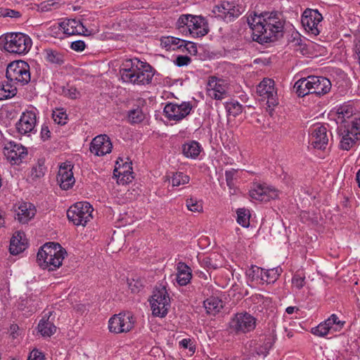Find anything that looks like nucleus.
Segmentation results:
<instances>
[{"mask_svg":"<svg viewBox=\"0 0 360 360\" xmlns=\"http://www.w3.org/2000/svg\"><path fill=\"white\" fill-rule=\"evenodd\" d=\"M131 163L125 162L122 167L115 168L114 169V176L117 177V182L120 184H125L131 181L134 179L132 176V169L130 166Z\"/></svg>","mask_w":360,"mask_h":360,"instance_id":"nucleus-29","label":"nucleus"},{"mask_svg":"<svg viewBox=\"0 0 360 360\" xmlns=\"http://www.w3.org/2000/svg\"><path fill=\"white\" fill-rule=\"evenodd\" d=\"M35 214V209L30 202H22L16 210V217L22 224L27 223Z\"/></svg>","mask_w":360,"mask_h":360,"instance_id":"nucleus-27","label":"nucleus"},{"mask_svg":"<svg viewBox=\"0 0 360 360\" xmlns=\"http://www.w3.org/2000/svg\"><path fill=\"white\" fill-rule=\"evenodd\" d=\"M357 50L359 51V52L360 53V47H357Z\"/></svg>","mask_w":360,"mask_h":360,"instance_id":"nucleus-64","label":"nucleus"},{"mask_svg":"<svg viewBox=\"0 0 360 360\" xmlns=\"http://www.w3.org/2000/svg\"><path fill=\"white\" fill-rule=\"evenodd\" d=\"M278 191L265 184H254L250 191V196L256 200L269 201L278 197Z\"/></svg>","mask_w":360,"mask_h":360,"instance_id":"nucleus-17","label":"nucleus"},{"mask_svg":"<svg viewBox=\"0 0 360 360\" xmlns=\"http://www.w3.org/2000/svg\"><path fill=\"white\" fill-rule=\"evenodd\" d=\"M191 62L190 57L187 56H179L174 60V64L178 67L188 65Z\"/></svg>","mask_w":360,"mask_h":360,"instance_id":"nucleus-55","label":"nucleus"},{"mask_svg":"<svg viewBox=\"0 0 360 360\" xmlns=\"http://www.w3.org/2000/svg\"><path fill=\"white\" fill-rule=\"evenodd\" d=\"M45 58L48 62L53 64L62 65L64 63L63 54L51 49L45 50Z\"/></svg>","mask_w":360,"mask_h":360,"instance_id":"nucleus-35","label":"nucleus"},{"mask_svg":"<svg viewBox=\"0 0 360 360\" xmlns=\"http://www.w3.org/2000/svg\"><path fill=\"white\" fill-rule=\"evenodd\" d=\"M49 34L55 38L63 39L64 35H65L63 33V29L60 27V22L51 25L49 28Z\"/></svg>","mask_w":360,"mask_h":360,"instance_id":"nucleus-49","label":"nucleus"},{"mask_svg":"<svg viewBox=\"0 0 360 360\" xmlns=\"http://www.w3.org/2000/svg\"><path fill=\"white\" fill-rule=\"evenodd\" d=\"M60 27L63 29V33L66 36L84 34L87 29L83 24L75 19H66L60 22Z\"/></svg>","mask_w":360,"mask_h":360,"instance_id":"nucleus-25","label":"nucleus"},{"mask_svg":"<svg viewBox=\"0 0 360 360\" xmlns=\"http://www.w3.org/2000/svg\"><path fill=\"white\" fill-rule=\"evenodd\" d=\"M350 125L338 127V132L340 137V148L344 150L352 149L360 139V117H356Z\"/></svg>","mask_w":360,"mask_h":360,"instance_id":"nucleus-6","label":"nucleus"},{"mask_svg":"<svg viewBox=\"0 0 360 360\" xmlns=\"http://www.w3.org/2000/svg\"><path fill=\"white\" fill-rule=\"evenodd\" d=\"M184 40L174 37L169 36L161 39V44L167 50H175L183 47Z\"/></svg>","mask_w":360,"mask_h":360,"instance_id":"nucleus-33","label":"nucleus"},{"mask_svg":"<svg viewBox=\"0 0 360 360\" xmlns=\"http://www.w3.org/2000/svg\"><path fill=\"white\" fill-rule=\"evenodd\" d=\"M112 148V144L110 138L106 134H101L91 142L90 151L97 156H103L110 153Z\"/></svg>","mask_w":360,"mask_h":360,"instance_id":"nucleus-18","label":"nucleus"},{"mask_svg":"<svg viewBox=\"0 0 360 360\" xmlns=\"http://www.w3.org/2000/svg\"><path fill=\"white\" fill-rule=\"evenodd\" d=\"M4 49L6 51L18 55H25L32 47L31 38L22 32L6 33Z\"/></svg>","mask_w":360,"mask_h":360,"instance_id":"nucleus-5","label":"nucleus"},{"mask_svg":"<svg viewBox=\"0 0 360 360\" xmlns=\"http://www.w3.org/2000/svg\"><path fill=\"white\" fill-rule=\"evenodd\" d=\"M66 255V250L59 243H47L39 250L37 262L43 269L55 271L62 265Z\"/></svg>","mask_w":360,"mask_h":360,"instance_id":"nucleus-3","label":"nucleus"},{"mask_svg":"<svg viewBox=\"0 0 360 360\" xmlns=\"http://www.w3.org/2000/svg\"><path fill=\"white\" fill-rule=\"evenodd\" d=\"M282 272V269L280 267L273 268L270 269H263V274L262 281L267 283H274L279 277Z\"/></svg>","mask_w":360,"mask_h":360,"instance_id":"nucleus-34","label":"nucleus"},{"mask_svg":"<svg viewBox=\"0 0 360 360\" xmlns=\"http://www.w3.org/2000/svg\"><path fill=\"white\" fill-rule=\"evenodd\" d=\"M272 341L270 338H265L262 344L255 348V353L258 356H266L272 347Z\"/></svg>","mask_w":360,"mask_h":360,"instance_id":"nucleus-40","label":"nucleus"},{"mask_svg":"<svg viewBox=\"0 0 360 360\" xmlns=\"http://www.w3.org/2000/svg\"><path fill=\"white\" fill-rule=\"evenodd\" d=\"M207 94L215 100H222L227 96L226 87L221 79L210 77L207 84Z\"/></svg>","mask_w":360,"mask_h":360,"instance_id":"nucleus-21","label":"nucleus"},{"mask_svg":"<svg viewBox=\"0 0 360 360\" xmlns=\"http://www.w3.org/2000/svg\"><path fill=\"white\" fill-rule=\"evenodd\" d=\"M263 269L257 266H252L248 271L247 274L252 281H262V274H264Z\"/></svg>","mask_w":360,"mask_h":360,"instance_id":"nucleus-47","label":"nucleus"},{"mask_svg":"<svg viewBox=\"0 0 360 360\" xmlns=\"http://www.w3.org/2000/svg\"><path fill=\"white\" fill-rule=\"evenodd\" d=\"M356 179L358 182L359 186L360 187V169L356 173Z\"/></svg>","mask_w":360,"mask_h":360,"instance_id":"nucleus-63","label":"nucleus"},{"mask_svg":"<svg viewBox=\"0 0 360 360\" xmlns=\"http://www.w3.org/2000/svg\"><path fill=\"white\" fill-rule=\"evenodd\" d=\"M304 276H302L298 273H296L292 278V284L297 289L300 290L304 285Z\"/></svg>","mask_w":360,"mask_h":360,"instance_id":"nucleus-53","label":"nucleus"},{"mask_svg":"<svg viewBox=\"0 0 360 360\" xmlns=\"http://www.w3.org/2000/svg\"><path fill=\"white\" fill-rule=\"evenodd\" d=\"M52 117L54 122L60 125L65 124L68 120V115L63 108L54 110L52 114Z\"/></svg>","mask_w":360,"mask_h":360,"instance_id":"nucleus-44","label":"nucleus"},{"mask_svg":"<svg viewBox=\"0 0 360 360\" xmlns=\"http://www.w3.org/2000/svg\"><path fill=\"white\" fill-rule=\"evenodd\" d=\"M41 138L45 141L51 138V131L46 125H42L41 129Z\"/></svg>","mask_w":360,"mask_h":360,"instance_id":"nucleus-58","label":"nucleus"},{"mask_svg":"<svg viewBox=\"0 0 360 360\" xmlns=\"http://www.w3.org/2000/svg\"><path fill=\"white\" fill-rule=\"evenodd\" d=\"M17 89L11 84L0 82V101L12 98L16 94Z\"/></svg>","mask_w":360,"mask_h":360,"instance_id":"nucleus-36","label":"nucleus"},{"mask_svg":"<svg viewBox=\"0 0 360 360\" xmlns=\"http://www.w3.org/2000/svg\"><path fill=\"white\" fill-rule=\"evenodd\" d=\"M191 16L192 15L190 14L181 15L176 22L177 28L181 32H188L189 25L192 22Z\"/></svg>","mask_w":360,"mask_h":360,"instance_id":"nucleus-42","label":"nucleus"},{"mask_svg":"<svg viewBox=\"0 0 360 360\" xmlns=\"http://www.w3.org/2000/svg\"><path fill=\"white\" fill-rule=\"evenodd\" d=\"M310 142L314 148L324 150L328 142L326 128L323 125L314 126L311 131Z\"/></svg>","mask_w":360,"mask_h":360,"instance_id":"nucleus-23","label":"nucleus"},{"mask_svg":"<svg viewBox=\"0 0 360 360\" xmlns=\"http://www.w3.org/2000/svg\"><path fill=\"white\" fill-rule=\"evenodd\" d=\"M355 109L352 104L344 103L337 109V123L338 127H344L346 124L350 125L354 118L360 117V113H355Z\"/></svg>","mask_w":360,"mask_h":360,"instance_id":"nucleus-20","label":"nucleus"},{"mask_svg":"<svg viewBox=\"0 0 360 360\" xmlns=\"http://www.w3.org/2000/svg\"><path fill=\"white\" fill-rule=\"evenodd\" d=\"M322 20V15L317 9L312 8H306L301 18V22L305 31L314 36L320 34V22Z\"/></svg>","mask_w":360,"mask_h":360,"instance_id":"nucleus-11","label":"nucleus"},{"mask_svg":"<svg viewBox=\"0 0 360 360\" xmlns=\"http://www.w3.org/2000/svg\"><path fill=\"white\" fill-rule=\"evenodd\" d=\"M65 94L71 98H75L77 97V92L76 89H68V92H65Z\"/></svg>","mask_w":360,"mask_h":360,"instance_id":"nucleus-60","label":"nucleus"},{"mask_svg":"<svg viewBox=\"0 0 360 360\" xmlns=\"http://www.w3.org/2000/svg\"><path fill=\"white\" fill-rule=\"evenodd\" d=\"M120 73L123 82L134 85L149 84L154 76L152 66L137 58L124 60Z\"/></svg>","mask_w":360,"mask_h":360,"instance_id":"nucleus-2","label":"nucleus"},{"mask_svg":"<svg viewBox=\"0 0 360 360\" xmlns=\"http://www.w3.org/2000/svg\"><path fill=\"white\" fill-rule=\"evenodd\" d=\"M93 207L87 202H78L72 205L67 211L68 219L76 226H85L92 218Z\"/></svg>","mask_w":360,"mask_h":360,"instance_id":"nucleus-9","label":"nucleus"},{"mask_svg":"<svg viewBox=\"0 0 360 360\" xmlns=\"http://www.w3.org/2000/svg\"><path fill=\"white\" fill-rule=\"evenodd\" d=\"M134 326L133 317L129 314H119L112 316L108 321L111 333H122L129 331Z\"/></svg>","mask_w":360,"mask_h":360,"instance_id":"nucleus-16","label":"nucleus"},{"mask_svg":"<svg viewBox=\"0 0 360 360\" xmlns=\"http://www.w3.org/2000/svg\"><path fill=\"white\" fill-rule=\"evenodd\" d=\"M4 153L11 164H18L27 155V149L20 144L9 142L4 147Z\"/></svg>","mask_w":360,"mask_h":360,"instance_id":"nucleus-19","label":"nucleus"},{"mask_svg":"<svg viewBox=\"0 0 360 360\" xmlns=\"http://www.w3.org/2000/svg\"><path fill=\"white\" fill-rule=\"evenodd\" d=\"M27 360H44V355L38 349H34L31 352Z\"/></svg>","mask_w":360,"mask_h":360,"instance_id":"nucleus-57","label":"nucleus"},{"mask_svg":"<svg viewBox=\"0 0 360 360\" xmlns=\"http://www.w3.org/2000/svg\"><path fill=\"white\" fill-rule=\"evenodd\" d=\"M37 109L32 108L22 113L20 120L15 124L18 133L27 135L37 131L35 129L37 125Z\"/></svg>","mask_w":360,"mask_h":360,"instance_id":"nucleus-15","label":"nucleus"},{"mask_svg":"<svg viewBox=\"0 0 360 360\" xmlns=\"http://www.w3.org/2000/svg\"><path fill=\"white\" fill-rule=\"evenodd\" d=\"M144 114L139 107L131 110L128 112V119L131 123H140L144 120Z\"/></svg>","mask_w":360,"mask_h":360,"instance_id":"nucleus-43","label":"nucleus"},{"mask_svg":"<svg viewBox=\"0 0 360 360\" xmlns=\"http://www.w3.org/2000/svg\"><path fill=\"white\" fill-rule=\"evenodd\" d=\"M153 314L155 316L165 317L170 307V299L165 286L160 285L153 290L150 299Z\"/></svg>","mask_w":360,"mask_h":360,"instance_id":"nucleus-8","label":"nucleus"},{"mask_svg":"<svg viewBox=\"0 0 360 360\" xmlns=\"http://www.w3.org/2000/svg\"><path fill=\"white\" fill-rule=\"evenodd\" d=\"M5 224V212L0 210V228L3 227Z\"/></svg>","mask_w":360,"mask_h":360,"instance_id":"nucleus-61","label":"nucleus"},{"mask_svg":"<svg viewBox=\"0 0 360 360\" xmlns=\"http://www.w3.org/2000/svg\"><path fill=\"white\" fill-rule=\"evenodd\" d=\"M311 333L316 336L324 337L328 333H333V331L326 320L319 323L316 327L312 328Z\"/></svg>","mask_w":360,"mask_h":360,"instance_id":"nucleus-38","label":"nucleus"},{"mask_svg":"<svg viewBox=\"0 0 360 360\" xmlns=\"http://www.w3.org/2000/svg\"><path fill=\"white\" fill-rule=\"evenodd\" d=\"M200 264L202 267L207 269H216L219 268V264L214 260L212 257H204L200 259Z\"/></svg>","mask_w":360,"mask_h":360,"instance_id":"nucleus-48","label":"nucleus"},{"mask_svg":"<svg viewBox=\"0 0 360 360\" xmlns=\"http://www.w3.org/2000/svg\"><path fill=\"white\" fill-rule=\"evenodd\" d=\"M187 208L191 212H201L202 210V204L196 199L189 198L186 201Z\"/></svg>","mask_w":360,"mask_h":360,"instance_id":"nucleus-50","label":"nucleus"},{"mask_svg":"<svg viewBox=\"0 0 360 360\" xmlns=\"http://www.w3.org/2000/svg\"><path fill=\"white\" fill-rule=\"evenodd\" d=\"M179 345L184 349L188 348L190 351L194 352V349L192 346V342L190 339H183L179 342Z\"/></svg>","mask_w":360,"mask_h":360,"instance_id":"nucleus-59","label":"nucleus"},{"mask_svg":"<svg viewBox=\"0 0 360 360\" xmlns=\"http://www.w3.org/2000/svg\"><path fill=\"white\" fill-rule=\"evenodd\" d=\"M172 184L173 186H179L180 185H184L189 182L190 177L184 174L183 172L172 173Z\"/></svg>","mask_w":360,"mask_h":360,"instance_id":"nucleus-41","label":"nucleus"},{"mask_svg":"<svg viewBox=\"0 0 360 360\" xmlns=\"http://www.w3.org/2000/svg\"><path fill=\"white\" fill-rule=\"evenodd\" d=\"M257 326V319L248 312L237 313L231 319V328L237 333L252 331Z\"/></svg>","mask_w":360,"mask_h":360,"instance_id":"nucleus-13","label":"nucleus"},{"mask_svg":"<svg viewBox=\"0 0 360 360\" xmlns=\"http://www.w3.org/2000/svg\"><path fill=\"white\" fill-rule=\"evenodd\" d=\"M191 19L192 22L189 25L188 32L193 37H200L208 33L207 23L204 18L192 15Z\"/></svg>","mask_w":360,"mask_h":360,"instance_id":"nucleus-24","label":"nucleus"},{"mask_svg":"<svg viewBox=\"0 0 360 360\" xmlns=\"http://www.w3.org/2000/svg\"><path fill=\"white\" fill-rule=\"evenodd\" d=\"M72 166L70 162H64L60 166L57 181L63 190H68L75 184V178L72 171Z\"/></svg>","mask_w":360,"mask_h":360,"instance_id":"nucleus-22","label":"nucleus"},{"mask_svg":"<svg viewBox=\"0 0 360 360\" xmlns=\"http://www.w3.org/2000/svg\"><path fill=\"white\" fill-rule=\"evenodd\" d=\"M253 40L259 44L275 41L283 37L285 21L281 13L263 12L248 18Z\"/></svg>","mask_w":360,"mask_h":360,"instance_id":"nucleus-1","label":"nucleus"},{"mask_svg":"<svg viewBox=\"0 0 360 360\" xmlns=\"http://www.w3.org/2000/svg\"><path fill=\"white\" fill-rule=\"evenodd\" d=\"M236 174L237 170L234 169L226 170L225 172L226 184L230 189H233L235 187L234 180L236 179Z\"/></svg>","mask_w":360,"mask_h":360,"instance_id":"nucleus-51","label":"nucleus"},{"mask_svg":"<svg viewBox=\"0 0 360 360\" xmlns=\"http://www.w3.org/2000/svg\"><path fill=\"white\" fill-rule=\"evenodd\" d=\"M6 77L11 82L24 86L31 79L29 64L23 60H15L9 63L6 68Z\"/></svg>","mask_w":360,"mask_h":360,"instance_id":"nucleus-7","label":"nucleus"},{"mask_svg":"<svg viewBox=\"0 0 360 360\" xmlns=\"http://www.w3.org/2000/svg\"><path fill=\"white\" fill-rule=\"evenodd\" d=\"M0 16L18 18L21 16L19 11L9 8H0Z\"/></svg>","mask_w":360,"mask_h":360,"instance_id":"nucleus-52","label":"nucleus"},{"mask_svg":"<svg viewBox=\"0 0 360 360\" xmlns=\"http://www.w3.org/2000/svg\"><path fill=\"white\" fill-rule=\"evenodd\" d=\"M38 331L43 337H51L56 331V327L48 319H42L38 324Z\"/></svg>","mask_w":360,"mask_h":360,"instance_id":"nucleus-32","label":"nucleus"},{"mask_svg":"<svg viewBox=\"0 0 360 360\" xmlns=\"http://www.w3.org/2000/svg\"><path fill=\"white\" fill-rule=\"evenodd\" d=\"M201 151L200 143L195 141H188L182 146L183 154L188 158H196Z\"/></svg>","mask_w":360,"mask_h":360,"instance_id":"nucleus-30","label":"nucleus"},{"mask_svg":"<svg viewBox=\"0 0 360 360\" xmlns=\"http://www.w3.org/2000/svg\"><path fill=\"white\" fill-rule=\"evenodd\" d=\"M85 43L84 41H82V40H77V41H75L73 42H72L71 45H70V48L75 51H78V52H80V51H82L84 50L85 49Z\"/></svg>","mask_w":360,"mask_h":360,"instance_id":"nucleus-56","label":"nucleus"},{"mask_svg":"<svg viewBox=\"0 0 360 360\" xmlns=\"http://www.w3.org/2000/svg\"><path fill=\"white\" fill-rule=\"evenodd\" d=\"M330 81L324 77L311 75L298 79L294 84V89L299 97L308 94L321 96L331 89Z\"/></svg>","mask_w":360,"mask_h":360,"instance_id":"nucleus-4","label":"nucleus"},{"mask_svg":"<svg viewBox=\"0 0 360 360\" xmlns=\"http://www.w3.org/2000/svg\"><path fill=\"white\" fill-rule=\"evenodd\" d=\"M183 46L191 55L195 56L198 53L196 44L192 41L184 40Z\"/></svg>","mask_w":360,"mask_h":360,"instance_id":"nucleus-54","label":"nucleus"},{"mask_svg":"<svg viewBox=\"0 0 360 360\" xmlns=\"http://www.w3.org/2000/svg\"><path fill=\"white\" fill-rule=\"evenodd\" d=\"M193 105L191 102L183 101L181 103H168L164 108L165 116L170 121L180 122L191 112Z\"/></svg>","mask_w":360,"mask_h":360,"instance_id":"nucleus-10","label":"nucleus"},{"mask_svg":"<svg viewBox=\"0 0 360 360\" xmlns=\"http://www.w3.org/2000/svg\"><path fill=\"white\" fill-rule=\"evenodd\" d=\"M27 246L25 233L22 231H15L11 239L9 251L11 255H16L23 252Z\"/></svg>","mask_w":360,"mask_h":360,"instance_id":"nucleus-26","label":"nucleus"},{"mask_svg":"<svg viewBox=\"0 0 360 360\" xmlns=\"http://www.w3.org/2000/svg\"><path fill=\"white\" fill-rule=\"evenodd\" d=\"M243 11L244 8L243 6L229 1H224L221 4L215 6L212 10L216 17L226 22L233 21Z\"/></svg>","mask_w":360,"mask_h":360,"instance_id":"nucleus-14","label":"nucleus"},{"mask_svg":"<svg viewBox=\"0 0 360 360\" xmlns=\"http://www.w3.org/2000/svg\"><path fill=\"white\" fill-rule=\"evenodd\" d=\"M226 110L229 115H232L233 117L237 116L242 112V105L238 101L227 102L225 105Z\"/></svg>","mask_w":360,"mask_h":360,"instance_id":"nucleus-45","label":"nucleus"},{"mask_svg":"<svg viewBox=\"0 0 360 360\" xmlns=\"http://www.w3.org/2000/svg\"><path fill=\"white\" fill-rule=\"evenodd\" d=\"M237 222L243 227L248 228L250 226V211L245 208H239L236 211Z\"/></svg>","mask_w":360,"mask_h":360,"instance_id":"nucleus-37","label":"nucleus"},{"mask_svg":"<svg viewBox=\"0 0 360 360\" xmlns=\"http://www.w3.org/2000/svg\"><path fill=\"white\" fill-rule=\"evenodd\" d=\"M326 321L331 327L333 333L340 331L345 324V321L339 319L338 316L333 314L330 315Z\"/></svg>","mask_w":360,"mask_h":360,"instance_id":"nucleus-39","label":"nucleus"},{"mask_svg":"<svg viewBox=\"0 0 360 360\" xmlns=\"http://www.w3.org/2000/svg\"><path fill=\"white\" fill-rule=\"evenodd\" d=\"M46 169L44 162L39 160L37 164L32 167L31 176L33 179L40 178L44 175Z\"/></svg>","mask_w":360,"mask_h":360,"instance_id":"nucleus-46","label":"nucleus"},{"mask_svg":"<svg viewBox=\"0 0 360 360\" xmlns=\"http://www.w3.org/2000/svg\"><path fill=\"white\" fill-rule=\"evenodd\" d=\"M257 93L262 101H266L269 108H274L278 104L277 90L272 79H263L257 86Z\"/></svg>","mask_w":360,"mask_h":360,"instance_id":"nucleus-12","label":"nucleus"},{"mask_svg":"<svg viewBox=\"0 0 360 360\" xmlns=\"http://www.w3.org/2000/svg\"><path fill=\"white\" fill-rule=\"evenodd\" d=\"M176 280L179 285H186L192 278L191 269L184 262L177 264Z\"/></svg>","mask_w":360,"mask_h":360,"instance_id":"nucleus-28","label":"nucleus"},{"mask_svg":"<svg viewBox=\"0 0 360 360\" xmlns=\"http://www.w3.org/2000/svg\"><path fill=\"white\" fill-rule=\"evenodd\" d=\"M204 307L207 314L216 315L223 308V302L216 297H210L204 301Z\"/></svg>","mask_w":360,"mask_h":360,"instance_id":"nucleus-31","label":"nucleus"},{"mask_svg":"<svg viewBox=\"0 0 360 360\" xmlns=\"http://www.w3.org/2000/svg\"><path fill=\"white\" fill-rule=\"evenodd\" d=\"M295 309H296V307H288L286 308L285 311L288 314H292L295 311Z\"/></svg>","mask_w":360,"mask_h":360,"instance_id":"nucleus-62","label":"nucleus"}]
</instances>
